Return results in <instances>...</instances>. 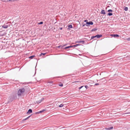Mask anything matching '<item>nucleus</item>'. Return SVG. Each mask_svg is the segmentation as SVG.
<instances>
[{
  "mask_svg": "<svg viewBox=\"0 0 130 130\" xmlns=\"http://www.w3.org/2000/svg\"><path fill=\"white\" fill-rule=\"evenodd\" d=\"M45 110H46L45 109H43L41 111H39V112H40V113H42V112L45 111Z\"/></svg>",
  "mask_w": 130,
  "mask_h": 130,
  "instance_id": "nucleus-18",
  "label": "nucleus"
},
{
  "mask_svg": "<svg viewBox=\"0 0 130 130\" xmlns=\"http://www.w3.org/2000/svg\"><path fill=\"white\" fill-rule=\"evenodd\" d=\"M80 45L79 44H77L76 45H73V47H76L77 46H78Z\"/></svg>",
  "mask_w": 130,
  "mask_h": 130,
  "instance_id": "nucleus-21",
  "label": "nucleus"
},
{
  "mask_svg": "<svg viewBox=\"0 0 130 130\" xmlns=\"http://www.w3.org/2000/svg\"><path fill=\"white\" fill-rule=\"evenodd\" d=\"M111 36L115 37H119V35L117 34L112 35Z\"/></svg>",
  "mask_w": 130,
  "mask_h": 130,
  "instance_id": "nucleus-7",
  "label": "nucleus"
},
{
  "mask_svg": "<svg viewBox=\"0 0 130 130\" xmlns=\"http://www.w3.org/2000/svg\"><path fill=\"white\" fill-rule=\"evenodd\" d=\"M36 67H35V74L36 73Z\"/></svg>",
  "mask_w": 130,
  "mask_h": 130,
  "instance_id": "nucleus-34",
  "label": "nucleus"
},
{
  "mask_svg": "<svg viewBox=\"0 0 130 130\" xmlns=\"http://www.w3.org/2000/svg\"><path fill=\"white\" fill-rule=\"evenodd\" d=\"M61 46H60V45L59 46H58V48H59V47H60Z\"/></svg>",
  "mask_w": 130,
  "mask_h": 130,
  "instance_id": "nucleus-36",
  "label": "nucleus"
},
{
  "mask_svg": "<svg viewBox=\"0 0 130 130\" xmlns=\"http://www.w3.org/2000/svg\"><path fill=\"white\" fill-rule=\"evenodd\" d=\"M82 42L83 44H84L85 42V41H76L75 42L76 43H80Z\"/></svg>",
  "mask_w": 130,
  "mask_h": 130,
  "instance_id": "nucleus-5",
  "label": "nucleus"
},
{
  "mask_svg": "<svg viewBox=\"0 0 130 130\" xmlns=\"http://www.w3.org/2000/svg\"><path fill=\"white\" fill-rule=\"evenodd\" d=\"M93 24V23L91 21H89L88 22H87L86 23V26H88V25H92Z\"/></svg>",
  "mask_w": 130,
  "mask_h": 130,
  "instance_id": "nucleus-3",
  "label": "nucleus"
},
{
  "mask_svg": "<svg viewBox=\"0 0 130 130\" xmlns=\"http://www.w3.org/2000/svg\"><path fill=\"white\" fill-rule=\"evenodd\" d=\"M85 87L86 88V89H87L88 88V86L87 85L85 86Z\"/></svg>",
  "mask_w": 130,
  "mask_h": 130,
  "instance_id": "nucleus-28",
  "label": "nucleus"
},
{
  "mask_svg": "<svg viewBox=\"0 0 130 130\" xmlns=\"http://www.w3.org/2000/svg\"><path fill=\"white\" fill-rule=\"evenodd\" d=\"M113 128V127H110L109 128H106V129L107 130H110L111 129H112Z\"/></svg>",
  "mask_w": 130,
  "mask_h": 130,
  "instance_id": "nucleus-16",
  "label": "nucleus"
},
{
  "mask_svg": "<svg viewBox=\"0 0 130 130\" xmlns=\"http://www.w3.org/2000/svg\"><path fill=\"white\" fill-rule=\"evenodd\" d=\"M43 98H42L41 100H40L38 101H36V103L37 104H39L42 102V101L43 100Z\"/></svg>",
  "mask_w": 130,
  "mask_h": 130,
  "instance_id": "nucleus-4",
  "label": "nucleus"
},
{
  "mask_svg": "<svg viewBox=\"0 0 130 130\" xmlns=\"http://www.w3.org/2000/svg\"><path fill=\"white\" fill-rule=\"evenodd\" d=\"M35 55H32L29 57V58L30 59H32L34 57H35Z\"/></svg>",
  "mask_w": 130,
  "mask_h": 130,
  "instance_id": "nucleus-14",
  "label": "nucleus"
},
{
  "mask_svg": "<svg viewBox=\"0 0 130 130\" xmlns=\"http://www.w3.org/2000/svg\"><path fill=\"white\" fill-rule=\"evenodd\" d=\"M84 87L83 86H81L80 87H79L78 89H80L83 88Z\"/></svg>",
  "mask_w": 130,
  "mask_h": 130,
  "instance_id": "nucleus-25",
  "label": "nucleus"
},
{
  "mask_svg": "<svg viewBox=\"0 0 130 130\" xmlns=\"http://www.w3.org/2000/svg\"><path fill=\"white\" fill-rule=\"evenodd\" d=\"M101 13V14H105L106 13L105 10H102Z\"/></svg>",
  "mask_w": 130,
  "mask_h": 130,
  "instance_id": "nucleus-11",
  "label": "nucleus"
},
{
  "mask_svg": "<svg viewBox=\"0 0 130 130\" xmlns=\"http://www.w3.org/2000/svg\"><path fill=\"white\" fill-rule=\"evenodd\" d=\"M25 90V89L24 88L19 89L18 92V95L19 96L21 95V94L24 92Z\"/></svg>",
  "mask_w": 130,
  "mask_h": 130,
  "instance_id": "nucleus-2",
  "label": "nucleus"
},
{
  "mask_svg": "<svg viewBox=\"0 0 130 130\" xmlns=\"http://www.w3.org/2000/svg\"><path fill=\"white\" fill-rule=\"evenodd\" d=\"M96 37V36H93L91 37V39H94Z\"/></svg>",
  "mask_w": 130,
  "mask_h": 130,
  "instance_id": "nucleus-19",
  "label": "nucleus"
},
{
  "mask_svg": "<svg viewBox=\"0 0 130 130\" xmlns=\"http://www.w3.org/2000/svg\"><path fill=\"white\" fill-rule=\"evenodd\" d=\"M17 98L16 96L13 95L10 96L9 98V100L8 101V103L11 102H12L13 100Z\"/></svg>",
  "mask_w": 130,
  "mask_h": 130,
  "instance_id": "nucleus-1",
  "label": "nucleus"
},
{
  "mask_svg": "<svg viewBox=\"0 0 130 130\" xmlns=\"http://www.w3.org/2000/svg\"><path fill=\"white\" fill-rule=\"evenodd\" d=\"M130 113V112H128V113Z\"/></svg>",
  "mask_w": 130,
  "mask_h": 130,
  "instance_id": "nucleus-37",
  "label": "nucleus"
},
{
  "mask_svg": "<svg viewBox=\"0 0 130 130\" xmlns=\"http://www.w3.org/2000/svg\"><path fill=\"white\" fill-rule=\"evenodd\" d=\"M99 85V84L98 83H96L95 84V85Z\"/></svg>",
  "mask_w": 130,
  "mask_h": 130,
  "instance_id": "nucleus-32",
  "label": "nucleus"
},
{
  "mask_svg": "<svg viewBox=\"0 0 130 130\" xmlns=\"http://www.w3.org/2000/svg\"><path fill=\"white\" fill-rule=\"evenodd\" d=\"M102 36V35H99V34L97 35H96V37L98 38H100Z\"/></svg>",
  "mask_w": 130,
  "mask_h": 130,
  "instance_id": "nucleus-9",
  "label": "nucleus"
},
{
  "mask_svg": "<svg viewBox=\"0 0 130 130\" xmlns=\"http://www.w3.org/2000/svg\"><path fill=\"white\" fill-rule=\"evenodd\" d=\"M108 11L109 12H112V10L111 9H109L108 10Z\"/></svg>",
  "mask_w": 130,
  "mask_h": 130,
  "instance_id": "nucleus-23",
  "label": "nucleus"
},
{
  "mask_svg": "<svg viewBox=\"0 0 130 130\" xmlns=\"http://www.w3.org/2000/svg\"><path fill=\"white\" fill-rule=\"evenodd\" d=\"M59 29L60 30H61L62 29V27H59Z\"/></svg>",
  "mask_w": 130,
  "mask_h": 130,
  "instance_id": "nucleus-31",
  "label": "nucleus"
},
{
  "mask_svg": "<svg viewBox=\"0 0 130 130\" xmlns=\"http://www.w3.org/2000/svg\"><path fill=\"white\" fill-rule=\"evenodd\" d=\"M63 105H64L62 104H61L59 106V107H61L63 106Z\"/></svg>",
  "mask_w": 130,
  "mask_h": 130,
  "instance_id": "nucleus-22",
  "label": "nucleus"
},
{
  "mask_svg": "<svg viewBox=\"0 0 130 130\" xmlns=\"http://www.w3.org/2000/svg\"><path fill=\"white\" fill-rule=\"evenodd\" d=\"M97 29H98L97 28H94L92 29L91 30V31H95L97 30Z\"/></svg>",
  "mask_w": 130,
  "mask_h": 130,
  "instance_id": "nucleus-13",
  "label": "nucleus"
},
{
  "mask_svg": "<svg viewBox=\"0 0 130 130\" xmlns=\"http://www.w3.org/2000/svg\"><path fill=\"white\" fill-rule=\"evenodd\" d=\"M43 22H41L40 23H38V24H43Z\"/></svg>",
  "mask_w": 130,
  "mask_h": 130,
  "instance_id": "nucleus-24",
  "label": "nucleus"
},
{
  "mask_svg": "<svg viewBox=\"0 0 130 130\" xmlns=\"http://www.w3.org/2000/svg\"><path fill=\"white\" fill-rule=\"evenodd\" d=\"M32 112V111L31 109H29L28 110V111L27 112V114H28Z\"/></svg>",
  "mask_w": 130,
  "mask_h": 130,
  "instance_id": "nucleus-6",
  "label": "nucleus"
},
{
  "mask_svg": "<svg viewBox=\"0 0 130 130\" xmlns=\"http://www.w3.org/2000/svg\"><path fill=\"white\" fill-rule=\"evenodd\" d=\"M31 115H30L29 116H28L27 117V118L25 119H24L23 120H26L27 119H28L31 116Z\"/></svg>",
  "mask_w": 130,
  "mask_h": 130,
  "instance_id": "nucleus-17",
  "label": "nucleus"
},
{
  "mask_svg": "<svg viewBox=\"0 0 130 130\" xmlns=\"http://www.w3.org/2000/svg\"><path fill=\"white\" fill-rule=\"evenodd\" d=\"M2 27L4 28H7L8 27V25L4 24L2 26Z\"/></svg>",
  "mask_w": 130,
  "mask_h": 130,
  "instance_id": "nucleus-8",
  "label": "nucleus"
},
{
  "mask_svg": "<svg viewBox=\"0 0 130 130\" xmlns=\"http://www.w3.org/2000/svg\"><path fill=\"white\" fill-rule=\"evenodd\" d=\"M68 29H70V28H73V27L72 25H70L68 26Z\"/></svg>",
  "mask_w": 130,
  "mask_h": 130,
  "instance_id": "nucleus-12",
  "label": "nucleus"
},
{
  "mask_svg": "<svg viewBox=\"0 0 130 130\" xmlns=\"http://www.w3.org/2000/svg\"><path fill=\"white\" fill-rule=\"evenodd\" d=\"M112 14H113L112 13L109 12L108 13L107 15L109 16H110L112 15Z\"/></svg>",
  "mask_w": 130,
  "mask_h": 130,
  "instance_id": "nucleus-20",
  "label": "nucleus"
},
{
  "mask_svg": "<svg viewBox=\"0 0 130 130\" xmlns=\"http://www.w3.org/2000/svg\"><path fill=\"white\" fill-rule=\"evenodd\" d=\"M46 54V53H41V54H40V55L41 56L42 55H44Z\"/></svg>",
  "mask_w": 130,
  "mask_h": 130,
  "instance_id": "nucleus-26",
  "label": "nucleus"
},
{
  "mask_svg": "<svg viewBox=\"0 0 130 130\" xmlns=\"http://www.w3.org/2000/svg\"><path fill=\"white\" fill-rule=\"evenodd\" d=\"M72 47H73V45H71L70 46L66 47H65L64 48L65 49H66L69 48H72Z\"/></svg>",
  "mask_w": 130,
  "mask_h": 130,
  "instance_id": "nucleus-10",
  "label": "nucleus"
},
{
  "mask_svg": "<svg viewBox=\"0 0 130 130\" xmlns=\"http://www.w3.org/2000/svg\"><path fill=\"white\" fill-rule=\"evenodd\" d=\"M59 85L60 86L62 87V86H63V85L62 84H59Z\"/></svg>",
  "mask_w": 130,
  "mask_h": 130,
  "instance_id": "nucleus-27",
  "label": "nucleus"
},
{
  "mask_svg": "<svg viewBox=\"0 0 130 130\" xmlns=\"http://www.w3.org/2000/svg\"><path fill=\"white\" fill-rule=\"evenodd\" d=\"M127 40L128 41H130V38H127Z\"/></svg>",
  "mask_w": 130,
  "mask_h": 130,
  "instance_id": "nucleus-29",
  "label": "nucleus"
},
{
  "mask_svg": "<svg viewBox=\"0 0 130 130\" xmlns=\"http://www.w3.org/2000/svg\"><path fill=\"white\" fill-rule=\"evenodd\" d=\"M87 20H85L84 21V22H87Z\"/></svg>",
  "mask_w": 130,
  "mask_h": 130,
  "instance_id": "nucleus-33",
  "label": "nucleus"
},
{
  "mask_svg": "<svg viewBox=\"0 0 130 130\" xmlns=\"http://www.w3.org/2000/svg\"><path fill=\"white\" fill-rule=\"evenodd\" d=\"M40 113V112H39V111H38V112H36V114H39V113Z\"/></svg>",
  "mask_w": 130,
  "mask_h": 130,
  "instance_id": "nucleus-30",
  "label": "nucleus"
},
{
  "mask_svg": "<svg viewBox=\"0 0 130 130\" xmlns=\"http://www.w3.org/2000/svg\"><path fill=\"white\" fill-rule=\"evenodd\" d=\"M85 25H86L85 24L83 25L82 27L84 26Z\"/></svg>",
  "mask_w": 130,
  "mask_h": 130,
  "instance_id": "nucleus-35",
  "label": "nucleus"
},
{
  "mask_svg": "<svg viewBox=\"0 0 130 130\" xmlns=\"http://www.w3.org/2000/svg\"><path fill=\"white\" fill-rule=\"evenodd\" d=\"M124 9L125 11H127L128 10V8L126 7H124Z\"/></svg>",
  "mask_w": 130,
  "mask_h": 130,
  "instance_id": "nucleus-15",
  "label": "nucleus"
}]
</instances>
